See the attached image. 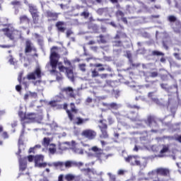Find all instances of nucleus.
Masks as SVG:
<instances>
[{
    "label": "nucleus",
    "mask_w": 181,
    "mask_h": 181,
    "mask_svg": "<svg viewBox=\"0 0 181 181\" xmlns=\"http://www.w3.org/2000/svg\"><path fill=\"white\" fill-rule=\"evenodd\" d=\"M59 47H52L50 50V56H49V63L52 67L51 73H54L56 76L57 81H61L63 80V75L59 71L56 70L57 69V64L59 63V59H60V54L58 52Z\"/></svg>",
    "instance_id": "nucleus-1"
},
{
    "label": "nucleus",
    "mask_w": 181,
    "mask_h": 181,
    "mask_svg": "<svg viewBox=\"0 0 181 181\" xmlns=\"http://www.w3.org/2000/svg\"><path fill=\"white\" fill-rule=\"evenodd\" d=\"M40 80L42 78V69L37 67L33 72L29 73L26 77H23V71L19 72L18 76V81L20 84H23L25 88L29 87V81L28 80Z\"/></svg>",
    "instance_id": "nucleus-2"
},
{
    "label": "nucleus",
    "mask_w": 181,
    "mask_h": 181,
    "mask_svg": "<svg viewBox=\"0 0 181 181\" xmlns=\"http://www.w3.org/2000/svg\"><path fill=\"white\" fill-rule=\"evenodd\" d=\"M66 97L69 98H76L74 89H73L71 86L62 88L59 95L56 96V98L57 101H62V100H66Z\"/></svg>",
    "instance_id": "nucleus-3"
},
{
    "label": "nucleus",
    "mask_w": 181,
    "mask_h": 181,
    "mask_svg": "<svg viewBox=\"0 0 181 181\" xmlns=\"http://www.w3.org/2000/svg\"><path fill=\"white\" fill-rule=\"evenodd\" d=\"M5 36L8 37L10 40H15L22 36V33L20 30H16L15 28H6L2 29Z\"/></svg>",
    "instance_id": "nucleus-4"
},
{
    "label": "nucleus",
    "mask_w": 181,
    "mask_h": 181,
    "mask_svg": "<svg viewBox=\"0 0 181 181\" xmlns=\"http://www.w3.org/2000/svg\"><path fill=\"white\" fill-rule=\"evenodd\" d=\"M90 151L94 153L95 158H97V159L100 162H103V160H107L109 156H112L111 154H106L104 153V150L98 148L97 146H93Z\"/></svg>",
    "instance_id": "nucleus-5"
},
{
    "label": "nucleus",
    "mask_w": 181,
    "mask_h": 181,
    "mask_svg": "<svg viewBox=\"0 0 181 181\" xmlns=\"http://www.w3.org/2000/svg\"><path fill=\"white\" fill-rule=\"evenodd\" d=\"M20 118L24 124H29L30 122H35L39 118V115L35 113H28L27 115L21 113Z\"/></svg>",
    "instance_id": "nucleus-6"
},
{
    "label": "nucleus",
    "mask_w": 181,
    "mask_h": 181,
    "mask_svg": "<svg viewBox=\"0 0 181 181\" xmlns=\"http://www.w3.org/2000/svg\"><path fill=\"white\" fill-rule=\"evenodd\" d=\"M99 124L98 125V128L100 130V132H101V136L100 137L101 138H103V139H107V138H108L109 135H108V132H107V129H108V124H107V120L106 119H100L99 120Z\"/></svg>",
    "instance_id": "nucleus-7"
},
{
    "label": "nucleus",
    "mask_w": 181,
    "mask_h": 181,
    "mask_svg": "<svg viewBox=\"0 0 181 181\" xmlns=\"http://www.w3.org/2000/svg\"><path fill=\"white\" fill-rule=\"evenodd\" d=\"M91 76L93 78L99 77V78L95 79V83L98 84H101L104 80L108 78V74H100L97 71V69H91Z\"/></svg>",
    "instance_id": "nucleus-8"
},
{
    "label": "nucleus",
    "mask_w": 181,
    "mask_h": 181,
    "mask_svg": "<svg viewBox=\"0 0 181 181\" xmlns=\"http://www.w3.org/2000/svg\"><path fill=\"white\" fill-rule=\"evenodd\" d=\"M28 11L32 16L34 25H37V23H39V18H40L37 8H36V6L30 5L28 6Z\"/></svg>",
    "instance_id": "nucleus-9"
},
{
    "label": "nucleus",
    "mask_w": 181,
    "mask_h": 181,
    "mask_svg": "<svg viewBox=\"0 0 181 181\" xmlns=\"http://www.w3.org/2000/svg\"><path fill=\"white\" fill-rule=\"evenodd\" d=\"M66 114L69 121H74V115H76V114H78V110L77 107H76V104H74V103H71L69 104V110H66Z\"/></svg>",
    "instance_id": "nucleus-10"
},
{
    "label": "nucleus",
    "mask_w": 181,
    "mask_h": 181,
    "mask_svg": "<svg viewBox=\"0 0 181 181\" xmlns=\"http://www.w3.org/2000/svg\"><path fill=\"white\" fill-rule=\"evenodd\" d=\"M138 156H128L127 157L124 158L125 162L127 163H129L131 166H141V160H139Z\"/></svg>",
    "instance_id": "nucleus-11"
},
{
    "label": "nucleus",
    "mask_w": 181,
    "mask_h": 181,
    "mask_svg": "<svg viewBox=\"0 0 181 181\" xmlns=\"http://www.w3.org/2000/svg\"><path fill=\"white\" fill-rule=\"evenodd\" d=\"M81 136L89 141H93V139H95L97 132L91 129H86L81 132Z\"/></svg>",
    "instance_id": "nucleus-12"
},
{
    "label": "nucleus",
    "mask_w": 181,
    "mask_h": 181,
    "mask_svg": "<svg viewBox=\"0 0 181 181\" xmlns=\"http://www.w3.org/2000/svg\"><path fill=\"white\" fill-rule=\"evenodd\" d=\"M157 176H162L163 177H170V169L168 168H158L154 170Z\"/></svg>",
    "instance_id": "nucleus-13"
},
{
    "label": "nucleus",
    "mask_w": 181,
    "mask_h": 181,
    "mask_svg": "<svg viewBox=\"0 0 181 181\" xmlns=\"http://www.w3.org/2000/svg\"><path fill=\"white\" fill-rule=\"evenodd\" d=\"M126 118L130 119L132 122H138L141 121L139 119V113L135 111H130L126 115Z\"/></svg>",
    "instance_id": "nucleus-14"
},
{
    "label": "nucleus",
    "mask_w": 181,
    "mask_h": 181,
    "mask_svg": "<svg viewBox=\"0 0 181 181\" xmlns=\"http://www.w3.org/2000/svg\"><path fill=\"white\" fill-rule=\"evenodd\" d=\"M43 159H45L43 156H35L34 158L35 166L37 168H46L47 163H43Z\"/></svg>",
    "instance_id": "nucleus-15"
},
{
    "label": "nucleus",
    "mask_w": 181,
    "mask_h": 181,
    "mask_svg": "<svg viewBox=\"0 0 181 181\" xmlns=\"http://www.w3.org/2000/svg\"><path fill=\"white\" fill-rule=\"evenodd\" d=\"M46 17L48 22H56L59 19V13L50 11H46Z\"/></svg>",
    "instance_id": "nucleus-16"
},
{
    "label": "nucleus",
    "mask_w": 181,
    "mask_h": 181,
    "mask_svg": "<svg viewBox=\"0 0 181 181\" xmlns=\"http://www.w3.org/2000/svg\"><path fill=\"white\" fill-rule=\"evenodd\" d=\"M93 67H95V69H97L98 73L99 71H105V70L110 72L112 71V69H111V66L107 64L104 65L103 64H93Z\"/></svg>",
    "instance_id": "nucleus-17"
},
{
    "label": "nucleus",
    "mask_w": 181,
    "mask_h": 181,
    "mask_svg": "<svg viewBox=\"0 0 181 181\" xmlns=\"http://www.w3.org/2000/svg\"><path fill=\"white\" fill-rule=\"evenodd\" d=\"M32 51L36 52V48L32 46V41L30 40H27L25 41V53H30Z\"/></svg>",
    "instance_id": "nucleus-18"
},
{
    "label": "nucleus",
    "mask_w": 181,
    "mask_h": 181,
    "mask_svg": "<svg viewBox=\"0 0 181 181\" xmlns=\"http://www.w3.org/2000/svg\"><path fill=\"white\" fill-rule=\"evenodd\" d=\"M28 168V162L26 161V157L19 159V170L21 172H24Z\"/></svg>",
    "instance_id": "nucleus-19"
},
{
    "label": "nucleus",
    "mask_w": 181,
    "mask_h": 181,
    "mask_svg": "<svg viewBox=\"0 0 181 181\" xmlns=\"http://www.w3.org/2000/svg\"><path fill=\"white\" fill-rule=\"evenodd\" d=\"M64 25H66L64 21L57 22L55 26L57 29V31L61 32L62 33H64V32H66V28L64 27Z\"/></svg>",
    "instance_id": "nucleus-20"
},
{
    "label": "nucleus",
    "mask_w": 181,
    "mask_h": 181,
    "mask_svg": "<svg viewBox=\"0 0 181 181\" xmlns=\"http://www.w3.org/2000/svg\"><path fill=\"white\" fill-rule=\"evenodd\" d=\"M64 179L66 181H80L81 180L79 175L76 176L71 173L66 174L64 177Z\"/></svg>",
    "instance_id": "nucleus-21"
},
{
    "label": "nucleus",
    "mask_w": 181,
    "mask_h": 181,
    "mask_svg": "<svg viewBox=\"0 0 181 181\" xmlns=\"http://www.w3.org/2000/svg\"><path fill=\"white\" fill-rule=\"evenodd\" d=\"M86 121H88V119H83L80 117H76L75 119H74L71 122H73L74 125H83Z\"/></svg>",
    "instance_id": "nucleus-22"
},
{
    "label": "nucleus",
    "mask_w": 181,
    "mask_h": 181,
    "mask_svg": "<svg viewBox=\"0 0 181 181\" xmlns=\"http://www.w3.org/2000/svg\"><path fill=\"white\" fill-rule=\"evenodd\" d=\"M169 152V145L168 144H163V148L160 151L159 158H163L165 156V153H168Z\"/></svg>",
    "instance_id": "nucleus-23"
},
{
    "label": "nucleus",
    "mask_w": 181,
    "mask_h": 181,
    "mask_svg": "<svg viewBox=\"0 0 181 181\" xmlns=\"http://www.w3.org/2000/svg\"><path fill=\"white\" fill-rule=\"evenodd\" d=\"M103 105L104 107H107L108 110H118V108H119V106L118 105V104L115 103H104Z\"/></svg>",
    "instance_id": "nucleus-24"
},
{
    "label": "nucleus",
    "mask_w": 181,
    "mask_h": 181,
    "mask_svg": "<svg viewBox=\"0 0 181 181\" xmlns=\"http://www.w3.org/2000/svg\"><path fill=\"white\" fill-rule=\"evenodd\" d=\"M20 23H26V25H29L30 23V18L28 17L26 15H22L19 17Z\"/></svg>",
    "instance_id": "nucleus-25"
},
{
    "label": "nucleus",
    "mask_w": 181,
    "mask_h": 181,
    "mask_svg": "<svg viewBox=\"0 0 181 181\" xmlns=\"http://www.w3.org/2000/svg\"><path fill=\"white\" fill-rule=\"evenodd\" d=\"M175 33H181V22L177 21L175 23V26L173 28Z\"/></svg>",
    "instance_id": "nucleus-26"
},
{
    "label": "nucleus",
    "mask_w": 181,
    "mask_h": 181,
    "mask_svg": "<svg viewBox=\"0 0 181 181\" xmlns=\"http://www.w3.org/2000/svg\"><path fill=\"white\" fill-rule=\"evenodd\" d=\"M127 37H128V36H127V34L125 33H122V31H117L114 39L117 40L119 39H127Z\"/></svg>",
    "instance_id": "nucleus-27"
},
{
    "label": "nucleus",
    "mask_w": 181,
    "mask_h": 181,
    "mask_svg": "<svg viewBox=\"0 0 181 181\" xmlns=\"http://www.w3.org/2000/svg\"><path fill=\"white\" fill-rule=\"evenodd\" d=\"M147 122L148 124V127H152V124H156V125H158V122H156V119L155 118V116H152V115L148 116Z\"/></svg>",
    "instance_id": "nucleus-28"
},
{
    "label": "nucleus",
    "mask_w": 181,
    "mask_h": 181,
    "mask_svg": "<svg viewBox=\"0 0 181 181\" xmlns=\"http://www.w3.org/2000/svg\"><path fill=\"white\" fill-rule=\"evenodd\" d=\"M66 76L69 79H70L72 82L74 81V73L73 72V69L69 68L66 69Z\"/></svg>",
    "instance_id": "nucleus-29"
},
{
    "label": "nucleus",
    "mask_w": 181,
    "mask_h": 181,
    "mask_svg": "<svg viewBox=\"0 0 181 181\" xmlns=\"http://www.w3.org/2000/svg\"><path fill=\"white\" fill-rule=\"evenodd\" d=\"M72 151L76 153V155H83L84 154V150L81 148H78L77 146H74L72 147Z\"/></svg>",
    "instance_id": "nucleus-30"
},
{
    "label": "nucleus",
    "mask_w": 181,
    "mask_h": 181,
    "mask_svg": "<svg viewBox=\"0 0 181 181\" xmlns=\"http://www.w3.org/2000/svg\"><path fill=\"white\" fill-rule=\"evenodd\" d=\"M160 87L163 88V90H165L166 93H170V90L173 88V86H168V83H160Z\"/></svg>",
    "instance_id": "nucleus-31"
},
{
    "label": "nucleus",
    "mask_w": 181,
    "mask_h": 181,
    "mask_svg": "<svg viewBox=\"0 0 181 181\" xmlns=\"http://www.w3.org/2000/svg\"><path fill=\"white\" fill-rule=\"evenodd\" d=\"M76 165V163L71 161V160H66L65 163H64V166L66 169H69V168H72V166H74Z\"/></svg>",
    "instance_id": "nucleus-32"
},
{
    "label": "nucleus",
    "mask_w": 181,
    "mask_h": 181,
    "mask_svg": "<svg viewBox=\"0 0 181 181\" xmlns=\"http://www.w3.org/2000/svg\"><path fill=\"white\" fill-rule=\"evenodd\" d=\"M52 165L54 166V168H59V169H63V167L64 166V162L62 161H57L52 163Z\"/></svg>",
    "instance_id": "nucleus-33"
},
{
    "label": "nucleus",
    "mask_w": 181,
    "mask_h": 181,
    "mask_svg": "<svg viewBox=\"0 0 181 181\" xmlns=\"http://www.w3.org/2000/svg\"><path fill=\"white\" fill-rule=\"evenodd\" d=\"M153 103H155L157 105L162 106L163 105V99H159L158 98H152Z\"/></svg>",
    "instance_id": "nucleus-34"
},
{
    "label": "nucleus",
    "mask_w": 181,
    "mask_h": 181,
    "mask_svg": "<svg viewBox=\"0 0 181 181\" xmlns=\"http://www.w3.org/2000/svg\"><path fill=\"white\" fill-rule=\"evenodd\" d=\"M114 47H122L124 44L121 40H115L112 42Z\"/></svg>",
    "instance_id": "nucleus-35"
},
{
    "label": "nucleus",
    "mask_w": 181,
    "mask_h": 181,
    "mask_svg": "<svg viewBox=\"0 0 181 181\" xmlns=\"http://www.w3.org/2000/svg\"><path fill=\"white\" fill-rule=\"evenodd\" d=\"M81 172H83L84 176H90L93 173V170L90 168H83L81 170Z\"/></svg>",
    "instance_id": "nucleus-36"
},
{
    "label": "nucleus",
    "mask_w": 181,
    "mask_h": 181,
    "mask_svg": "<svg viewBox=\"0 0 181 181\" xmlns=\"http://www.w3.org/2000/svg\"><path fill=\"white\" fill-rule=\"evenodd\" d=\"M56 144H50L49 145V153H52V155H54V153H56Z\"/></svg>",
    "instance_id": "nucleus-37"
},
{
    "label": "nucleus",
    "mask_w": 181,
    "mask_h": 181,
    "mask_svg": "<svg viewBox=\"0 0 181 181\" xmlns=\"http://www.w3.org/2000/svg\"><path fill=\"white\" fill-rule=\"evenodd\" d=\"M88 29H91L92 30H95L97 32L98 30V26L96 24H93L92 23H89L88 25Z\"/></svg>",
    "instance_id": "nucleus-38"
},
{
    "label": "nucleus",
    "mask_w": 181,
    "mask_h": 181,
    "mask_svg": "<svg viewBox=\"0 0 181 181\" xmlns=\"http://www.w3.org/2000/svg\"><path fill=\"white\" fill-rule=\"evenodd\" d=\"M151 56H165V54L158 50H153L151 52Z\"/></svg>",
    "instance_id": "nucleus-39"
},
{
    "label": "nucleus",
    "mask_w": 181,
    "mask_h": 181,
    "mask_svg": "<svg viewBox=\"0 0 181 181\" xmlns=\"http://www.w3.org/2000/svg\"><path fill=\"white\" fill-rule=\"evenodd\" d=\"M115 16L117 18H123L124 16H125V14L124 13V12H122L121 10H117L115 13Z\"/></svg>",
    "instance_id": "nucleus-40"
},
{
    "label": "nucleus",
    "mask_w": 181,
    "mask_h": 181,
    "mask_svg": "<svg viewBox=\"0 0 181 181\" xmlns=\"http://www.w3.org/2000/svg\"><path fill=\"white\" fill-rule=\"evenodd\" d=\"M128 108H130V110H136L137 111H139V110H141V106L138 105H129Z\"/></svg>",
    "instance_id": "nucleus-41"
},
{
    "label": "nucleus",
    "mask_w": 181,
    "mask_h": 181,
    "mask_svg": "<svg viewBox=\"0 0 181 181\" xmlns=\"http://www.w3.org/2000/svg\"><path fill=\"white\" fill-rule=\"evenodd\" d=\"M168 19L169 22H171V23L175 22V23H176V22H177V21H179L175 16H169Z\"/></svg>",
    "instance_id": "nucleus-42"
},
{
    "label": "nucleus",
    "mask_w": 181,
    "mask_h": 181,
    "mask_svg": "<svg viewBox=\"0 0 181 181\" xmlns=\"http://www.w3.org/2000/svg\"><path fill=\"white\" fill-rule=\"evenodd\" d=\"M97 37H99V38H100V40L98 41V43H107V41L105 40V38H104V35H100L98 36Z\"/></svg>",
    "instance_id": "nucleus-43"
},
{
    "label": "nucleus",
    "mask_w": 181,
    "mask_h": 181,
    "mask_svg": "<svg viewBox=\"0 0 181 181\" xmlns=\"http://www.w3.org/2000/svg\"><path fill=\"white\" fill-rule=\"evenodd\" d=\"M78 68L80 69L81 71H86V64H78Z\"/></svg>",
    "instance_id": "nucleus-44"
},
{
    "label": "nucleus",
    "mask_w": 181,
    "mask_h": 181,
    "mask_svg": "<svg viewBox=\"0 0 181 181\" xmlns=\"http://www.w3.org/2000/svg\"><path fill=\"white\" fill-rule=\"evenodd\" d=\"M50 144V139L45 137L43 139L42 145H49Z\"/></svg>",
    "instance_id": "nucleus-45"
},
{
    "label": "nucleus",
    "mask_w": 181,
    "mask_h": 181,
    "mask_svg": "<svg viewBox=\"0 0 181 181\" xmlns=\"http://www.w3.org/2000/svg\"><path fill=\"white\" fill-rule=\"evenodd\" d=\"M159 76V73L158 71H153L150 73V77L152 78H155V77H158Z\"/></svg>",
    "instance_id": "nucleus-46"
},
{
    "label": "nucleus",
    "mask_w": 181,
    "mask_h": 181,
    "mask_svg": "<svg viewBox=\"0 0 181 181\" xmlns=\"http://www.w3.org/2000/svg\"><path fill=\"white\" fill-rule=\"evenodd\" d=\"M107 176H109L111 181L117 180V177H115V175H112V174L111 173H108Z\"/></svg>",
    "instance_id": "nucleus-47"
},
{
    "label": "nucleus",
    "mask_w": 181,
    "mask_h": 181,
    "mask_svg": "<svg viewBox=\"0 0 181 181\" xmlns=\"http://www.w3.org/2000/svg\"><path fill=\"white\" fill-rule=\"evenodd\" d=\"M81 16H83L85 19H87V18L90 16V13H88V11H83L81 13Z\"/></svg>",
    "instance_id": "nucleus-48"
},
{
    "label": "nucleus",
    "mask_w": 181,
    "mask_h": 181,
    "mask_svg": "<svg viewBox=\"0 0 181 181\" xmlns=\"http://www.w3.org/2000/svg\"><path fill=\"white\" fill-rule=\"evenodd\" d=\"M155 93H156V91L149 92L148 93V98H151V100H152V98H153L155 97Z\"/></svg>",
    "instance_id": "nucleus-49"
},
{
    "label": "nucleus",
    "mask_w": 181,
    "mask_h": 181,
    "mask_svg": "<svg viewBox=\"0 0 181 181\" xmlns=\"http://www.w3.org/2000/svg\"><path fill=\"white\" fill-rule=\"evenodd\" d=\"M107 121H108L109 125H112V124H114V122H115L114 118H112V117H111V116H109L107 117Z\"/></svg>",
    "instance_id": "nucleus-50"
},
{
    "label": "nucleus",
    "mask_w": 181,
    "mask_h": 181,
    "mask_svg": "<svg viewBox=\"0 0 181 181\" xmlns=\"http://www.w3.org/2000/svg\"><path fill=\"white\" fill-rule=\"evenodd\" d=\"M30 97H32L33 98H37V93L36 92H29Z\"/></svg>",
    "instance_id": "nucleus-51"
},
{
    "label": "nucleus",
    "mask_w": 181,
    "mask_h": 181,
    "mask_svg": "<svg viewBox=\"0 0 181 181\" xmlns=\"http://www.w3.org/2000/svg\"><path fill=\"white\" fill-rule=\"evenodd\" d=\"M11 4L13 6H21V1H11Z\"/></svg>",
    "instance_id": "nucleus-52"
},
{
    "label": "nucleus",
    "mask_w": 181,
    "mask_h": 181,
    "mask_svg": "<svg viewBox=\"0 0 181 181\" xmlns=\"http://www.w3.org/2000/svg\"><path fill=\"white\" fill-rule=\"evenodd\" d=\"M120 93L121 92L119 90H113V94L115 95L116 98H117V97H119V93Z\"/></svg>",
    "instance_id": "nucleus-53"
},
{
    "label": "nucleus",
    "mask_w": 181,
    "mask_h": 181,
    "mask_svg": "<svg viewBox=\"0 0 181 181\" xmlns=\"http://www.w3.org/2000/svg\"><path fill=\"white\" fill-rule=\"evenodd\" d=\"M2 137L4 138V139H8V138H9V135L8 134V132H4L2 134Z\"/></svg>",
    "instance_id": "nucleus-54"
},
{
    "label": "nucleus",
    "mask_w": 181,
    "mask_h": 181,
    "mask_svg": "<svg viewBox=\"0 0 181 181\" xmlns=\"http://www.w3.org/2000/svg\"><path fill=\"white\" fill-rule=\"evenodd\" d=\"M173 56H174V57H175V59L177 60H181L180 54H179V53H174Z\"/></svg>",
    "instance_id": "nucleus-55"
},
{
    "label": "nucleus",
    "mask_w": 181,
    "mask_h": 181,
    "mask_svg": "<svg viewBox=\"0 0 181 181\" xmlns=\"http://www.w3.org/2000/svg\"><path fill=\"white\" fill-rule=\"evenodd\" d=\"M59 69L61 71H64V70H66V71H67V69H69V67H66V66L62 65V66H59Z\"/></svg>",
    "instance_id": "nucleus-56"
},
{
    "label": "nucleus",
    "mask_w": 181,
    "mask_h": 181,
    "mask_svg": "<svg viewBox=\"0 0 181 181\" xmlns=\"http://www.w3.org/2000/svg\"><path fill=\"white\" fill-rule=\"evenodd\" d=\"M16 91H18V93H21V91H22V86L16 85Z\"/></svg>",
    "instance_id": "nucleus-57"
},
{
    "label": "nucleus",
    "mask_w": 181,
    "mask_h": 181,
    "mask_svg": "<svg viewBox=\"0 0 181 181\" xmlns=\"http://www.w3.org/2000/svg\"><path fill=\"white\" fill-rule=\"evenodd\" d=\"M49 105H51V107H57V102L55 100L51 101L49 102Z\"/></svg>",
    "instance_id": "nucleus-58"
},
{
    "label": "nucleus",
    "mask_w": 181,
    "mask_h": 181,
    "mask_svg": "<svg viewBox=\"0 0 181 181\" xmlns=\"http://www.w3.org/2000/svg\"><path fill=\"white\" fill-rule=\"evenodd\" d=\"M71 35H73V31L71 30H68L66 31V37H70V36H71Z\"/></svg>",
    "instance_id": "nucleus-59"
},
{
    "label": "nucleus",
    "mask_w": 181,
    "mask_h": 181,
    "mask_svg": "<svg viewBox=\"0 0 181 181\" xmlns=\"http://www.w3.org/2000/svg\"><path fill=\"white\" fill-rule=\"evenodd\" d=\"M28 162H33V159L35 160V156L30 155L28 156Z\"/></svg>",
    "instance_id": "nucleus-60"
},
{
    "label": "nucleus",
    "mask_w": 181,
    "mask_h": 181,
    "mask_svg": "<svg viewBox=\"0 0 181 181\" xmlns=\"http://www.w3.org/2000/svg\"><path fill=\"white\" fill-rule=\"evenodd\" d=\"M121 21H122L125 25H128V20L127 19V17H122Z\"/></svg>",
    "instance_id": "nucleus-61"
},
{
    "label": "nucleus",
    "mask_w": 181,
    "mask_h": 181,
    "mask_svg": "<svg viewBox=\"0 0 181 181\" xmlns=\"http://www.w3.org/2000/svg\"><path fill=\"white\" fill-rule=\"evenodd\" d=\"M68 107H69V105H67V103H64L63 108H64V110H65L66 113H67V110H69Z\"/></svg>",
    "instance_id": "nucleus-62"
},
{
    "label": "nucleus",
    "mask_w": 181,
    "mask_h": 181,
    "mask_svg": "<svg viewBox=\"0 0 181 181\" xmlns=\"http://www.w3.org/2000/svg\"><path fill=\"white\" fill-rule=\"evenodd\" d=\"M175 141H177L180 142V144H181V136L178 135L177 137H175Z\"/></svg>",
    "instance_id": "nucleus-63"
},
{
    "label": "nucleus",
    "mask_w": 181,
    "mask_h": 181,
    "mask_svg": "<svg viewBox=\"0 0 181 181\" xmlns=\"http://www.w3.org/2000/svg\"><path fill=\"white\" fill-rule=\"evenodd\" d=\"M64 177V175H59V177H58V181H64L63 180V177Z\"/></svg>",
    "instance_id": "nucleus-64"
}]
</instances>
